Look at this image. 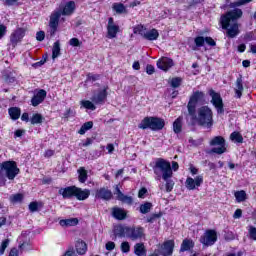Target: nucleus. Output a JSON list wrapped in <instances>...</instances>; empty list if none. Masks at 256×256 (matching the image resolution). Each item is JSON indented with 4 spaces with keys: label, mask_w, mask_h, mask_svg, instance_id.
<instances>
[{
    "label": "nucleus",
    "mask_w": 256,
    "mask_h": 256,
    "mask_svg": "<svg viewBox=\"0 0 256 256\" xmlns=\"http://www.w3.org/2000/svg\"><path fill=\"white\" fill-rule=\"evenodd\" d=\"M3 5H6L7 7H13V5H17V2L19 0H1Z\"/></svg>",
    "instance_id": "51"
},
{
    "label": "nucleus",
    "mask_w": 256,
    "mask_h": 256,
    "mask_svg": "<svg viewBox=\"0 0 256 256\" xmlns=\"http://www.w3.org/2000/svg\"><path fill=\"white\" fill-rule=\"evenodd\" d=\"M253 0H237L231 4V7H241L242 5H247V3H251Z\"/></svg>",
    "instance_id": "47"
},
{
    "label": "nucleus",
    "mask_w": 256,
    "mask_h": 256,
    "mask_svg": "<svg viewBox=\"0 0 256 256\" xmlns=\"http://www.w3.org/2000/svg\"><path fill=\"white\" fill-rule=\"evenodd\" d=\"M5 33H7V26L0 24V39L5 37Z\"/></svg>",
    "instance_id": "55"
},
{
    "label": "nucleus",
    "mask_w": 256,
    "mask_h": 256,
    "mask_svg": "<svg viewBox=\"0 0 256 256\" xmlns=\"http://www.w3.org/2000/svg\"><path fill=\"white\" fill-rule=\"evenodd\" d=\"M75 255V250L69 249L68 251L65 252L63 256H73Z\"/></svg>",
    "instance_id": "64"
},
{
    "label": "nucleus",
    "mask_w": 256,
    "mask_h": 256,
    "mask_svg": "<svg viewBox=\"0 0 256 256\" xmlns=\"http://www.w3.org/2000/svg\"><path fill=\"white\" fill-rule=\"evenodd\" d=\"M243 215V211L241 209H237L234 214H233V218L234 219H241V216Z\"/></svg>",
    "instance_id": "58"
},
{
    "label": "nucleus",
    "mask_w": 256,
    "mask_h": 256,
    "mask_svg": "<svg viewBox=\"0 0 256 256\" xmlns=\"http://www.w3.org/2000/svg\"><path fill=\"white\" fill-rule=\"evenodd\" d=\"M147 193V188H142V189H140L139 190V192H138V197L140 198V199H143L144 197H145V194Z\"/></svg>",
    "instance_id": "59"
},
{
    "label": "nucleus",
    "mask_w": 256,
    "mask_h": 256,
    "mask_svg": "<svg viewBox=\"0 0 256 256\" xmlns=\"http://www.w3.org/2000/svg\"><path fill=\"white\" fill-rule=\"evenodd\" d=\"M1 171H5L6 177L10 180L15 179L19 175V169L15 161H6L0 164V175Z\"/></svg>",
    "instance_id": "6"
},
{
    "label": "nucleus",
    "mask_w": 256,
    "mask_h": 256,
    "mask_svg": "<svg viewBox=\"0 0 256 256\" xmlns=\"http://www.w3.org/2000/svg\"><path fill=\"white\" fill-rule=\"evenodd\" d=\"M118 201H122V203H126V205H133V197L125 194H122V196L118 198Z\"/></svg>",
    "instance_id": "43"
},
{
    "label": "nucleus",
    "mask_w": 256,
    "mask_h": 256,
    "mask_svg": "<svg viewBox=\"0 0 256 256\" xmlns=\"http://www.w3.org/2000/svg\"><path fill=\"white\" fill-rule=\"evenodd\" d=\"M75 9V1H68L65 4H61L56 10L60 12V15H63L64 17H70V15H73V13H75Z\"/></svg>",
    "instance_id": "11"
},
{
    "label": "nucleus",
    "mask_w": 256,
    "mask_h": 256,
    "mask_svg": "<svg viewBox=\"0 0 256 256\" xmlns=\"http://www.w3.org/2000/svg\"><path fill=\"white\" fill-rule=\"evenodd\" d=\"M209 95L211 97V103L217 110L219 115H223L225 113V108L223 104V98H221V94L215 92V90H210Z\"/></svg>",
    "instance_id": "8"
},
{
    "label": "nucleus",
    "mask_w": 256,
    "mask_h": 256,
    "mask_svg": "<svg viewBox=\"0 0 256 256\" xmlns=\"http://www.w3.org/2000/svg\"><path fill=\"white\" fill-rule=\"evenodd\" d=\"M234 197L238 203H243V201L247 200V193L245 190L237 191L235 192Z\"/></svg>",
    "instance_id": "33"
},
{
    "label": "nucleus",
    "mask_w": 256,
    "mask_h": 256,
    "mask_svg": "<svg viewBox=\"0 0 256 256\" xmlns=\"http://www.w3.org/2000/svg\"><path fill=\"white\" fill-rule=\"evenodd\" d=\"M145 235L142 227H128V238L132 241H137V239H141Z\"/></svg>",
    "instance_id": "15"
},
{
    "label": "nucleus",
    "mask_w": 256,
    "mask_h": 256,
    "mask_svg": "<svg viewBox=\"0 0 256 256\" xmlns=\"http://www.w3.org/2000/svg\"><path fill=\"white\" fill-rule=\"evenodd\" d=\"M230 139L233 141V143H243V135H241L239 132L231 133Z\"/></svg>",
    "instance_id": "38"
},
{
    "label": "nucleus",
    "mask_w": 256,
    "mask_h": 256,
    "mask_svg": "<svg viewBox=\"0 0 256 256\" xmlns=\"http://www.w3.org/2000/svg\"><path fill=\"white\" fill-rule=\"evenodd\" d=\"M29 209H30L31 213H35V211H38V209H39V203L31 202L29 204Z\"/></svg>",
    "instance_id": "52"
},
{
    "label": "nucleus",
    "mask_w": 256,
    "mask_h": 256,
    "mask_svg": "<svg viewBox=\"0 0 256 256\" xmlns=\"http://www.w3.org/2000/svg\"><path fill=\"white\" fill-rule=\"evenodd\" d=\"M185 185L189 191H195L197 187H201V185H203V177L201 175L197 176L195 179L188 177Z\"/></svg>",
    "instance_id": "13"
},
{
    "label": "nucleus",
    "mask_w": 256,
    "mask_h": 256,
    "mask_svg": "<svg viewBox=\"0 0 256 256\" xmlns=\"http://www.w3.org/2000/svg\"><path fill=\"white\" fill-rule=\"evenodd\" d=\"M113 197V193L111 190L107 188H100L96 190L95 198L96 199H102L103 201H110V199Z\"/></svg>",
    "instance_id": "18"
},
{
    "label": "nucleus",
    "mask_w": 256,
    "mask_h": 256,
    "mask_svg": "<svg viewBox=\"0 0 256 256\" xmlns=\"http://www.w3.org/2000/svg\"><path fill=\"white\" fill-rule=\"evenodd\" d=\"M225 239L227 241H233V239H235V234H233V232H228L225 236Z\"/></svg>",
    "instance_id": "61"
},
{
    "label": "nucleus",
    "mask_w": 256,
    "mask_h": 256,
    "mask_svg": "<svg viewBox=\"0 0 256 256\" xmlns=\"http://www.w3.org/2000/svg\"><path fill=\"white\" fill-rule=\"evenodd\" d=\"M36 39L37 41H43L45 39V32L44 31L37 32Z\"/></svg>",
    "instance_id": "56"
},
{
    "label": "nucleus",
    "mask_w": 256,
    "mask_h": 256,
    "mask_svg": "<svg viewBox=\"0 0 256 256\" xmlns=\"http://www.w3.org/2000/svg\"><path fill=\"white\" fill-rule=\"evenodd\" d=\"M89 129H93V122H91V121L84 123L81 126L80 130L78 131V133L80 135H85V133H87V131H89Z\"/></svg>",
    "instance_id": "36"
},
{
    "label": "nucleus",
    "mask_w": 256,
    "mask_h": 256,
    "mask_svg": "<svg viewBox=\"0 0 256 256\" xmlns=\"http://www.w3.org/2000/svg\"><path fill=\"white\" fill-rule=\"evenodd\" d=\"M204 43H207V45H210V47H215L217 43H215V40L211 37L204 38Z\"/></svg>",
    "instance_id": "53"
},
{
    "label": "nucleus",
    "mask_w": 256,
    "mask_h": 256,
    "mask_svg": "<svg viewBox=\"0 0 256 256\" xmlns=\"http://www.w3.org/2000/svg\"><path fill=\"white\" fill-rule=\"evenodd\" d=\"M23 37H25V30L22 28L16 29L10 36V43L12 47H17V43L21 42Z\"/></svg>",
    "instance_id": "17"
},
{
    "label": "nucleus",
    "mask_w": 256,
    "mask_h": 256,
    "mask_svg": "<svg viewBox=\"0 0 256 256\" xmlns=\"http://www.w3.org/2000/svg\"><path fill=\"white\" fill-rule=\"evenodd\" d=\"M173 249H175V241L167 240L159 246L157 252L163 256H171L173 255Z\"/></svg>",
    "instance_id": "12"
},
{
    "label": "nucleus",
    "mask_w": 256,
    "mask_h": 256,
    "mask_svg": "<svg viewBox=\"0 0 256 256\" xmlns=\"http://www.w3.org/2000/svg\"><path fill=\"white\" fill-rule=\"evenodd\" d=\"M183 118H177L173 123V131L174 133H181V129L183 128Z\"/></svg>",
    "instance_id": "34"
},
{
    "label": "nucleus",
    "mask_w": 256,
    "mask_h": 256,
    "mask_svg": "<svg viewBox=\"0 0 256 256\" xmlns=\"http://www.w3.org/2000/svg\"><path fill=\"white\" fill-rule=\"evenodd\" d=\"M9 243H11V240H9V239H5L4 241H2V243L0 245V255H4L5 249H7V247H9Z\"/></svg>",
    "instance_id": "46"
},
{
    "label": "nucleus",
    "mask_w": 256,
    "mask_h": 256,
    "mask_svg": "<svg viewBox=\"0 0 256 256\" xmlns=\"http://www.w3.org/2000/svg\"><path fill=\"white\" fill-rule=\"evenodd\" d=\"M121 251L122 253H129L131 251V246L129 245V242L121 243Z\"/></svg>",
    "instance_id": "48"
},
{
    "label": "nucleus",
    "mask_w": 256,
    "mask_h": 256,
    "mask_svg": "<svg viewBox=\"0 0 256 256\" xmlns=\"http://www.w3.org/2000/svg\"><path fill=\"white\" fill-rule=\"evenodd\" d=\"M112 9L115 11V13H117V15H123L127 13V7H125L123 3H114L112 5Z\"/></svg>",
    "instance_id": "30"
},
{
    "label": "nucleus",
    "mask_w": 256,
    "mask_h": 256,
    "mask_svg": "<svg viewBox=\"0 0 256 256\" xmlns=\"http://www.w3.org/2000/svg\"><path fill=\"white\" fill-rule=\"evenodd\" d=\"M205 94L203 92H195L188 102V113L191 117H195V108L197 107V102L203 101Z\"/></svg>",
    "instance_id": "10"
},
{
    "label": "nucleus",
    "mask_w": 256,
    "mask_h": 256,
    "mask_svg": "<svg viewBox=\"0 0 256 256\" xmlns=\"http://www.w3.org/2000/svg\"><path fill=\"white\" fill-rule=\"evenodd\" d=\"M69 45H71V47H81V41H79L77 38H71Z\"/></svg>",
    "instance_id": "50"
},
{
    "label": "nucleus",
    "mask_w": 256,
    "mask_h": 256,
    "mask_svg": "<svg viewBox=\"0 0 256 256\" xmlns=\"http://www.w3.org/2000/svg\"><path fill=\"white\" fill-rule=\"evenodd\" d=\"M210 145L212 148L211 153H216V155H223L227 151V144L225 143V138L222 136H215L210 140Z\"/></svg>",
    "instance_id": "7"
},
{
    "label": "nucleus",
    "mask_w": 256,
    "mask_h": 256,
    "mask_svg": "<svg viewBox=\"0 0 256 256\" xmlns=\"http://www.w3.org/2000/svg\"><path fill=\"white\" fill-rule=\"evenodd\" d=\"M153 171L158 181H160V179L167 180L173 177V169H171V162L163 158L156 159L153 166Z\"/></svg>",
    "instance_id": "3"
},
{
    "label": "nucleus",
    "mask_w": 256,
    "mask_h": 256,
    "mask_svg": "<svg viewBox=\"0 0 256 256\" xmlns=\"http://www.w3.org/2000/svg\"><path fill=\"white\" fill-rule=\"evenodd\" d=\"M78 180L80 183H85V181H87V170H85V168L81 167L80 169H78Z\"/></svg>",
    "instance_id": "37"
},
{
    "label": "nucleus",
    "mask_w": 256,
    "mask_h": 256,
    "mask_svg": "<svg viewBox=\"0 0 256 256\" xmlns=\"http://www.w3.org/2000/svg\"><path fill=\"white\" fill-rule=\"evenodd\" d=\"M248 233L250 235V239H253V241H256V228L253 226H250L248 229Z\"/></svg>",
    "instance_id": "49"
},
{
    "label": "nucleus",
    "mask_w": 256,
    "mask_h": 256,
    "mask_svg": "<svg viewBox=\"0 0 256 256\" xmlns=\"http://www.w3.org/2000/svg\"><path fill=\"white\" fill-rule=\"evenodd\" d=\"M181 85V78H173L171 80V86L177 88Z\"/></svg>",
    "instance_id": "54"
},
{
    "label": "nucleus",
    "mask_w": 256,
    "mask_h": 256,
    "mask_svg": "<svg viewBox=\"0 0 256 256\" xmlns=\"http://www.w3.org/2000/svg\"><path fill=\"white\" fill-rule=\"evenodd\" d=\"M59 19H61V12L58 10H54L50 15L49 25L53 30V33L57 31V27H59Z\"/></svg>",
    "instance_id": "19"
},
{
    "label": "nucleus",
    "mask_w": 256,
    "mask_h": 256,
    "mask_svg": "<svg viewBox=\"0 0 256 256\" xmlns=\"http://www.w3.org/2000/svg\"><path fill=\"white\" fill-rule=\"evenodd\" d=\"M172 66L173 60L168 57H162L160 60L157 61V67L162 71H169Z\"/></svg>",
    "instance_id": "20"
},
{
    "label": "nucleus",
    "mask_w": 256,
    "mask_h": 256,
    "mask_svg": "<svg viewBox=\"0 0 256 256\" xmlns=\"http://www.w3.org/2000/svg\"><path fill=\"white\" fill-rule=\"evenodd\" d=\"M144 39H146L147 41H157V39H159V31L155 28L151 30H146Z\"/></svg>",
    "instance_id": "24"
},
{
    "label": "nucleus",
    "mask_w": 256,
    "mask_h": 256,
    "mask_svg": "<svg viewBox=\"0 0 256 256\" xmlns=\"http://www.w3.org/2000/svg\"><path fill=\"white\" fill-rule=\"evenodd\" d=\"M105 99H107V88H102L97 93L93 94L91 101L95 105H101L105 103Z\"/></svg>",
    "instance_id": "14"
},
{
    "label": "nucleus",
    "mask_w": 256,
    "mask_h": 256,
    "mask_svg": "<svg viewBox=\"0 0 256 256\" xmlns=\"http://www.w3.org/2000/svg\"><path fill=\"white\" fill-rule=\"evenodd\" d=\"M134 254L136 256H147V248H145V244L137 243L134 245Z\"/></svg>",
    "instance_id": "25"
},
{
    "label": "nucleus",
    "mask_w": 256,
    "mask_h": 256,
    "mask_svg": "<svg viewBox=\"0 0 256 256\" xmlns=\"http://www.w3.org/2000/svg\"><path fill=\"white\" fill-rule=\"evenodd\" d=\"M11 203H21L23 201V194H14L10 196Z\"/></svg>",
    "instance_id": "45"
},
{
    "label": "nucleus",
    "mask_w": 256,
    "mask_h": 256,
    "mask_svg": "<svg viewBox=\"0 0 256 256\" xmlns=\"http://www.w3.org/2000/svg\"><path fill=\"white\" fill-rule=\"evenodd\" d=\"M146 73L148 75H153V73H155V67L153 65H147Z\"/></svg>",
    "instance_id": "57"
},
{
    "label": "nucleus",
    "mask_w": 256,
    "mask_h": 256,
    "mask_svg": "<svg viewBox=\"0 0 256 256\" xmlns=\"http://www.w3.org/2000/svg\"><path fill=\"white\" fill-rule=\"evenodd\" d=\"M164 181L166 182L165 184L166 193H171L173 191V188L175 187V181H173L171 178H167Z\"/></svg>",
    "instance_id": "41"
},
{
    "label": "nucleus",
    "mask_w": 256,
    "mask_h": 256,
    "mask_svg": "<svg viewBox=\"0 0 256 256\" xmlns=\"http://www.w3.org/2000/svg\"><path fill=\"white\" fill-rule=\"evenodd\" d=\"M151 207H153V204H151L150 202L142 204L140 206V213H142L143 215L149 213V211H151Z\"/></svg>",
    "instance_id": "42"
},
{
    "label": "nucleus",
    "mask_w": 256,
    "mask_h": 256,
    "mask_svg": "<svg viewBox=\"0 0 256 256\" xmlns=\"http://www.w3.org/2000/svg\"><path fill=\"white\" fill-rule=\"evenodd\" d=\"M133 32L135 35H141V37L145 38V34L147 33V28L143 25H138L133 28Z\"/></svg>",
    "instance_id": "35"
},
{
    "label": "nucleus",
    "mask_w": 256,
    "mask_h": 256,
    "mask_svg": "<svg viewBox=\"0 0 256 256\" xmlns=\"http://www.w3.org/2000/svg\"><path fill=\"white\" fill-rule=\"evenodd\" d=\"M107 32L109 39H115L119 33V25L115 24V20L112 17L108 19Z\"/></svg>",
    "instance_id": "16"
},
{
    "label": "nucleus",
    "mask_w": 256,
    "mask_h": 256,
    "mask_svg": "<svg viewBox=\"0 0 256 256\" xmlns=\"http://www.w3.org/2000/svg\"><path fill=\"white\" fill-rule=\"evenodd\" d=\"M58 194L61 195L63 199H72V197H76L78 201H85L86 199H89L91 190H83L77 186H68L65 188H60Z\"/></svg>",
    "instance_id": "2"
},
{
    "label": "nucleus",
    "mask_w": 256,
    "mask_h": 256,
    "mask_svg": "<svg viewBox=\"0 0 256 256\" xmlns=\"http://www.w3.org/2000/svg\"><path fill=\"white\" fill-rule=\"evenodd\" d=\"M8 113H9L11 119H13V121H17V119H19V117H21V109L19 107L9 108Z\"/></svg>",
    "instance_id": "31"
},
{
    "label": "nucleus",
    "mask_w": 256,
    "mask_h": 256,
    "mask_svg": "<svg viewBox=\"0 0 256 256\" xmlns=\"http://www.w3.org/2000/svg\"><path fill=\"white\" fill-rule=\"evenodd\" d=\"M81 105L84 107V109H89L90 111H95L97 109L95 104L89 100H82Z\"/></svg>",
    "instance_id": "39"
},
{
    "label": "nucleus",
    "mask_w": 256,
    "mask_h": 256,
    "mask_svg": "<svg viewBox=\"0 0 256 256\" xmlns=\"http://www.w3.org/2000/svg\"><path fill=\"white\" fill-rule=\"evenodd\" d=\"M79 223L77 218H70L65 220H60L59 224L61 227H75Z\"/></svg>",
    "instance_id": "29"
},
{
    "label": "nucleus",
    "mask_w": 256,
    "mask_h": 256,
    "mask_svg": "<svg viewBox=\"0 0 256 256\" xmlns=\"http://www.w3.org/2000/svg\"><path fill=\"white\" fill-rule=\"evenodd\" d=\"M241 17H243V10L239 8L231 10L221 17L220 23L222 25V29L227 30V35L231 39L237 37V34L239 33V24L237 23V19H241Z\"/></svg>",
    "instance_id": "1"
},
{
    "label": "nucleus",
    "mask_w": 256,
    "mask_h": 256,
    "mask_svg": "<svg viewBox=\"0 0 256 256\" xmlns=\"http://www.w3.org/2000/svg\"><path fill=\"white\" fill-rule=\"evenodd\" d=\"M200 243L206 247H211L217 243V231L206 230L205 233L200 237Z\"/></svg>",
    "instance_id": "9"
},
{
    "label": "nucleus",
    "mask_w": 256,
    "mask_h": 256,
    "mask_svg": "<svg viewBox=\"0 0 256 256\" xmlns=\"http://www.w3.org/2000/svg\"><path fill=\"white\" fill-rule=\"evenodd\" d=\"M45 97H47V91L43 89L39 90L31 100L33 107H37V105H41V103L45 101Z\"/></svg>",
    "instance_id": "21"
},
{
    "label": "nucleus",
    "mask_w": 256,
    "mask_h": 256,
    "mask_svg": "<svg viewBox=\"0 0 256 256\" xmlns=\"http://www.w3.org/2000/svg\"><path fill=\"white\" fill-rule=\"evenodd\" d=\"M139 129H151L152 131H161L165 127V121L157 117H145L138 125Z\"/></svg>",
    "instance_id": "4"
},
{
    "label": "nucleus",
    "mask_w": 256,
    "mask_h": 256,
    "mask_svg": "<svg viewBox=\"0 0 256 256\" xmlns=\"http://www.w3.org/2000/svg\"><path fill=\"white\" fill-rule=\"evenodd\" d=\"M61 55V44L59 41H56L52 48V59H57Z\"/></svg>",
    "instance_id": "32"
},
{
    "label": "nucleus",
    "mask_w": 256,
    "mask_h": 256,
    "mask_svg": "<svg viewBox=\"0 0 256 256\" xmlns=\"http://www.w3.org/2000/svg\"><path fill=\"white\" fill-rule=\"evenodd\" d=\"M243 79L241 77L237 78L236 80V86L234 88V91L236 93V97L238 99H241V95H243Z\"/></svg>",
    "instance_id": "27"
},
{
    "label": "nucleus",
    "mask_w": 256,
    "mask_h": 256,
    "mask_svg": "<svg viewBox=\"0 0 256 256\" xmlns=\"http://www.w3.org/2000/svg\"><path fill=\"white\" fill-rule=\"evenodd\" d=\"M198 123L203 127L213 125V111L209 107L203 106L198 110Z\"/></svg>",
    "instance_id": "5"
},
{
    "label": "nucleus",
    "mask_w": 256,
    "mask_h": 256,
    "mask_svg": "<svg viewBox=\"0 0 256 256\" xmlns=\"http://www.w3.org/2000/svg\"><path fill=\"white\" fill-rule=\"evenodd\" d=\"M30 121L32 125H38L39 123H43V116L41 114H34Z\"/></svg>",
    "instance_id": "44"
},
{
    "label": "nucleus",
    "mask_w": 256,
    "mask_h": 256,
    "mask_svg": "<svg viewBox=\"0 0 256 256\" xmlns=\"http://www.w3.org/2000/svg\"><path fill=\"white\" fill-rule=\"evenodd\" d=\"M106 249H107V251H113V249H115V243L114 242H108L106 244Z\"/></svg>",
    "instance_id": "62"
},
{
    "label": "nucleus",
    "mask_w": 256,
    "mask_h": 256,
    "mask_svg": "<svg viewBox=\"0 0 256 256\" xmlns=\"http://www.w3.org/2000/svg\"><path fill=\"white\" fill-rule=\"evenodd\" d=\"M76 253H78V255H85V253H87V243L78 240L76 242Z\"/></svg>",
    "instance_id": "28"
},
{
    "label": "nucleus",
    "mask_w": 256,
    "mask_h": 256,
    "mask_svg": "<svg viewBox=\"0 0 256 256\" xmlns=\"http://www.w3.org/2000/svg\"><path fill=\"white\" fill-rule=\"evenodd\" d=\"M112 215L114 219H118V221H123V219H127V212L119 207H114L112 209Z\"/></svg>",
    "instance_id": "22"
},
{
    "label": "nucleus",
    "mask_w": 256,
    "mask_h": 256,
    "mask_svg": "<svg viewBox=\"0 0 256 256\" xmlns=\"http://www.w3.org/2000/svg\"><path fill=\"white\" fill-rule=\"evenodd\" d=\"M15 137H23L25 135V130L18 129L14 133Z\"/></svg>",
    "instance_id": "63"
},
{
    "label": "nucleus",
    "mask_w": 256,
    "mask_h": 256,
    "mask_svg": "<svg viewBox=\"0 0 256 256\" xmlns=\"http://www.w3.org/2000/svg\"><path fill=\"white\" fill-rule=\"evenodd\" d=\"M193 247H195V242H193V240L191 239H184L181 247H180V251L183 253L185 251H190V249H193Z\"/></svg>",
    "instance_id": "26"
},
{
    "label": "nucleus",
    "mask_w": 256,
    "mask_h": 256,
    "mask_svg": "<svg viewBox=\"0 0 256 256\" xmlns=\"http://www.w3.org/2000/svg\"><path fill=\"white\" fill-rule=\"evenodd\" d=\"M129 227L127 226H116L114 227V235L116 237H128Z\"/></svg>",
    "instance_id": "23"
},
{
    "label": "nucleus",
    "mask_w": 256,
    "mask_h": 256,
    "mask_svg": "<svg viewBox=\"0 0 256 256\" xmlns=\"http://www.w3.org/2000/svg\"><path fill=\"white\" fill-rule=\"evenodd\" d=\"M194 43L196 46L192 49L193 51H197V47H203V45H205V38L203 36H198L194 39Z\"/></svg>",
    "instance_id": "40"
},
{
    "label": "nucleus",
    "mask_w": 256,
    "mask_h": 256,
    "mask_svg": "<svg viewBox=\"0 0 256 256\" xmlns=\"http://www.w3.org/2000/svg\"><path fill=\"white\" fill-rule=\"evenodd\" d=\"M115 195H117V199L119 200V198L123 197V192H121V189H119V186L115 187Z\"/></svg>",
    "instance_id": "60"
}]
</instances>
